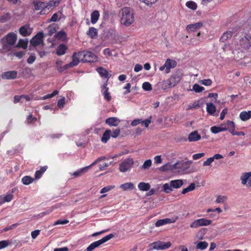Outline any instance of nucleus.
<instances>
[{
	"label": "nucleus",
	"mask_w": 251,
	"mask_h": 251,
	"mask_svg": "<svg viewBox=\"0 0 251 251\" xmlns=\"http://www.w3.org/2000/svg\"><path fill=\"white\" fill-rule=\"evenodd\" d=\"M120 14L121 15V23L126 26H129L134 22V14L130 8L124 7L122 8Z\"/></svg>",
	"instance_id": "1"
},
{
	"label": "nucleus",
	"mask_w": 251,
	"mask_h": 251,
	"mask_svg": "<svg viewBox=\"0 0 251 251\" xmlns=\"http://www.w3.org/2000/svg\"><path fill=\"white\" fill-rule=\"evenodd\" d=\"M183 74L178 70L166 80L162 82V88L166 89L176 86L181 79Z\"/></svg>",
	"instance_id": "2"
},
{
	"label": "nucleus",
	"mask_w": 251,
	"mask_h": 251,
	"mask_svg": "<svg viewBox=\"0 0 251 251\" xmlns=\"http://www.w3.org/2000/svg\"><path fill=\"white\" fill-rule=\"evenodd\" d=\"M251 47V34L245 35L244 36L241 37L236 44V48L244 52L245 50H248Z\"/></svg>",
	"instance_id": "3"
},
{
	"label": "nucleus",
	"mask_w": 251,
	"mask_h": 251,
	"mask_svg": "<svg viewBox=\"0 0 251 251\" xmlns=\"http://www.w3.org/2000/svg\"><path fill=\"white\" fill-rule=\"evenodd\" d=\"M17 39V34L14 32H10L1 39L3 48H6L9 46L14 45Z\"/></svg>",
	"instance_id": "4"
},
{
	"label": "nucleus",
	"mask_w": 251,
	"mask_h": 251,
	"mask_svg": "<svg viewBox=\"0 0 251 251\" xmlns=\"http://www.w3.org/2000/svg\"><path fill=\"white\" fill-rule=\"evenodd\" d=\"M113 237V234L110 233L103 237L102 239L91 243L84 251H92L96 248L99 247L100 245L112 238Z\"/></svg>",
	"instance_id": "5"
},
{
	"label": "nucleus",
	"mask_w": 251,
	"mask_h": 251,
	"mask_svg": "<svg viewBox=\"0 0 251 251\" xmlns=\"http://www.w3.org/2000/svg\"><path fill=\"white\" fill-rule=\"evenodd\" d=\"M113 237V234L110 233L103 237L102 239L91 243L84 251H92L96 248L99 247L100 245L112 238Z\"/></svg>",
	"instance_id": "6"
},
{
	"label": "nucleus",
	"mask_w": 251,
	"mask_h": 251,
	"mask_svg": "<svg viewBox=\"0 0 251 251\" xmlns=\"http://www.w3.org/2000/svg\"><path fill=\"white\" fill-rule=\"evenodd\" d=\"M171 246V243L170 242H163L160 241L151 243L149 246L151 250H165L169 249Z\"/></svg>",
	"instance_id": "7"
},
{
	"label": "nucleus",
	"mask_w": 251,
	"mask_h": 251,
	"mask_svg": "<svg viewBox=\"0 0 251 251\" xmlns=\"http://www.w3.org/2000/svg\"><path fill=\"white\" fill-rule=\"evenodd\" d=\"M82 53V61L83 62H94L97 61V56L91 51H83Z\"/></svg>",
	"instance_id": "8"
},
{
	"label": "nucleus",
	"mask_w": 251,
	"mask_h": 251,
	"mask_svg": "<svg viewBox=\"0 0 251 251\" xmlns=\"http://www.w3.org/2000/svg\"><path fill=\"white\" fill-rule=\"evenodd\" d=\"M176 64V62L175 60L168 58L166 60L164 64L159 68V70L162 71L166 69L165 73L169 74L170 73L171 69L175 68Z\"/></svg>",
	"instance_id": "9"
},
{
	"label": "nucleus",
	"mask_w": 251,
	"mask_h": 251,
	"mask_svg": "<svg viewBox=\"0 0 251 251\" xmlns=\"http://www.w3.org/2000/svg\"><path fill=\"white\" fill-rule=\"evenodd\" d=\"M211 223V220L201 218L194 221L190 224V226L191 228H198L200 226H209Z\"/></svg>",
	"instance_id": "10"
},
{
	"label": "nucleus",
	"mask_w": 251,
	"mask_h": 251,
	"mask_svg": "<svg viewBox=\"0 0 251 251\" xmlns=\"http://www.w3.org/2000/svg\"><path fill=\"white\" fill-rule=\"evenodd\" d=\"M133 164V159L130 158H127L120 164L119 170L122 172H125L129 169Z\"/></svg>",
	"instance_id": "11"
},
{
	"label": "nucleus",
	"mask_w": 251,
	"mask_h": 251,
	"mask_svg": "<svg viewBox=\"0 0 251 251\" xmlns=\"http://www.w3.org/2000/svg\"><path fill=\"white\" fill-rule=\"evenodd\" d=\"M43 33L40 32L30 40V43L32 46L37 47L43 42Z\"/></svg>",
	"instance_id": "12"
},
{
	"label": "nucleus",
	"mask_w": 251,
	"mask_h": 251,
	"mask_svg": "<svg viewBox=\"0 0 251 251\" xmlns=\"http://www.w3.org/2000/svg\"><path fill=\"white\" fill-rule=\"evenodd\" d=\"M17 75L16 71H9L2 73L1 77L3 79H14L17 77Z\"/></svg>",
	"instance_id": "13"
},
{
	"label": "nucleus",
	"mask_w": 251,
	"mask_h": 251,
	"mask_svg": "<svg viewBox=\"0 0 251 251\" xmlns=\"http://www.w3.org/2000/svg\"><path fill=\"white\" fill-rule=\"evenodd\" d=\"M100 160H101L100 158H98L97 160H96L94 162H93L90 165H89L87 167L81 168L79 170H78L76 172H74L73 174V176L75 177L81 176L83 173L87 171V170H88L89 168H90L92 166L95 165L96 163H97V162L100 161Z\"/></svg>",
	"instance_id": "14"
},
{
	"label": "nucleus",
	"mask_w": 251,
	"mask_h": 251,
	"mask_svg": "<svg viewBox=\"0 0 251 251\" xmlns=\"http://www.w3.org/2000/svg\"><path fill=\"white\" fill-rule=\"evenodd\" d=\"M202 24L201 22L196 23L193 24L189 25L186 27V29L188 32H195L199 30V29L202 26Z\"/></svg>",
	"instance_id": "15"
},
{
	"label": "nucleus",
	"mask_w": 251,
	"mask_h": 251,
	"mask_svg": "<svg viewBox=\"0 0 251 251\" xmlns=\"http://www.w3.org/2000/svg\"><path fill=\"white\" fill-rule=\"evenodd\" d=\"M176 219L177 218H176L175 219L166 218V219L158 220L156 222V223L155 224V226L156 227H159V226L165 225L167 224L174 223L176 221Z\"/></svg>",
	"instance_id": "16"
},
{
	"label": "nucleus",
	"mask_w": 251,
	"mask_h": 251,
	"mask_svg": "<svg viewBox=\"0 0 251 251\" xmlns=\"http://www.w3.org/2000/svg\"><path fill=\"white\" fill-rule=\"evenodd\" d=\"M82 53L81 52L78 53H74L72 56V61L71 63L72 64L73 66H77L80 62V60L82 61Z\"/></svg>",
	"instance_id": "17"
},
{
	"label": "nucleus",
	"mask_w": 251,
	"mask_h": 251,
	"mask_svg": "<svg viewBox=\"0 0 251 251\" xmlns=\"http://www.w3.org/2000/svg\"><path fill=\"white\" fill-rule=\"evenodd\" d=\"M97 71L101 77L107 78V80H108V78L111 76V75L109 74L108 71L103 67H100L98 68ZM106 81L107 82V81Z\"/></svg>",
	"instance_id": "18"
},
{
	"label": "nucleus",
	"mask_w": 251,
	"mask_h": 251,
	"mask_svg": "<svg viewBox=\"0 0 251 251\" xmlns=\"http://www.w3.org/2000/svg\"><path fill=\"white\" fill-rule=\"evenodd\" d=\"M190 142H195L201 139V136L198 133L197 130L191 132L188 137Z\"/></svg>",
	"instance_id": "19"
},
{
	"label": "nucleus",
	"mask_w": 251,
	"mask_h": 251,
	"mask_svg": "<svg viewBox=\"0 0 251 251\" xmlns=\"http://www.w3.org/2000/svg\"><path fill=\"white\" fill-rule=\"evenodd\" d=\"M120 123L119 119L117 117H110L106 119L105 124L109 126H116Z\"/></svg>",
	"instance_id": "20"
},
{
	"label": "nucleus",
	"mask_w": 251,
	"mask_h": 251,
	"mask_svg": "<svg viewBox=\"0 0 251 251\" xmlns=\"http://www.w3.org/2000/svg\"><path fill=\"white\" fill-rule=\"evenodd\" d=\"M107 81L103 85V89L104 90L103 92V95L104 98L107 101H109L111 100V97L110 95L109 92H108V88L107 87Z\"/></svg>",
	"instance_id": "21"
},
{
	"label": "nucleus",
	"mask_w": 251,
	"mask_h": 251,
	"mask_svg": "<svg viewBox=\"0 0 251 251\" xmlns=\"http://www.w3.org/2000/svg\"><path fill=\"white\" fill-rule=\"evenodd\" d=\"M48 169L47 166H44L41 167L39 170H37L35 173V179H40L43 174Z\"/></svg>",
	"instance_id": "22"
},
{
	"label": "nucleus",
	"mask_w": 251,
	"mask_h": 251,
	"mask_svg": "<svg viewBox=\"0 0 251 251\" xmlns=\"http://www.w3.org/2000/svg\"><path fill=\"white\" fill-rule=\"evenodd\" d=\"M233 32L232 31L228 30L225 32L221 36L220 38V41L222 42H224L227 40L228 39H230L232 35Z\"/></svg>",
	"instance_id": "23"
},
{
	"label": "nucleus",
	"mask_w": 251,
	"mask_h": 251,
	"mask_svg": "<svg viewBox=\"0 0 251 251\" xmlns=\"http://www.w3.org/2000/svg\"><path fill=\"white\" fill-rule=\"evenodd\" d=\"M67 49L68 48L65 44H60L57 48L56 54L58 55H62L66 53Z\"/></svg>",
	"instance_id": "24"
},
{
	"label": "nucleus",
	"mask_w": 251,
	"mask_h": 251,
	"mask_svg": "<svg viewBox=\"0 0 251 251\" xmlns=\"http://www.w3.org/2000/svg\"><path fill=\"white\" fill-rule=\"evenodd\" d=\"M13 198V195L12 194H8L5 196H0V205L6 202L10 201Z\"/></svg>",
	"instance_id": "25"
},
{
	"label": "nucleus",
	"mask_w": 251,
	"mask_h": 251,
	"mask_svg": "<svg viewBox=\"0 0 251 251\" xmlns=\"http://www.w3.org/2000/svg\"><path fill=\"white\" fill-rule=\"evenodd\" d=\"M183 184V182L181 179H176L170 181V185L173 188H179Z\"/></svg>",
	"instance_id": "26"
},
{
	"label": "nucleus",
	"mask_w": 251,
	"mask_h": 251,
	"mask_svg": "<svg viewBox=\"0 0 251 251\" xmlns=\"http://www.w3.org/2000/svg\"><path fill=\"white\" fill-rule=\"evenodd\" d=\"M100 17V13L98 10L93 11L91 14V22L95 24L98 21Z\"/></svg>",
	"instance_id": "27"
},
{
	"label": "nucleus",
	"mask_w": 251,
	"mask_h": 251,
	"mask_svg": "<svg viewBox=\"0 0 251 251\" xmlns=\"http://www.w3.org/2000/svg\"><path fill=\"white\" fill-rule=\"evenodd\" d=\"M239 117L242 121H247L251 118V111H242L240 113Z\"/></svg>",
	"instance_id": "28"
},
{
	"label": "nucleus",
	"mask_w": 251,
	"mask_h": 251,
	"mask_svg": "<svg viewBox=\"0 0 251 251\" xmlns=\"http://www.w3.org/2000/svg\"><path fill=\"white\" fill-rule=\"evenodd\" d=\"M138 187L140 191H147L150 189L151 185L148 183L142 182L138 184Z\"/></svg>",
	"instance_id": "29"
},
{
	"label": "nucleus",
	"mask_w": 251,
	"mask_h": 251,
	"mask_svg": "<svg viewBox=\"0 0 251 251\" xmlns=\"http://www.w3.org/2000/svg\"><path fill=\"white\" fill-rule=\"evenodd\" d=\"M111 134V131L110 129H106L103 133L101 137V142L106 143L109 139Z\"/></svg>",
	"instance_id": "30"
},
{
	"label": "nucleus",
	"mask_w": 251,
	"mask_h": 251,
	"mask_svg": "<svg viewBox=\"0 0 251 251\" xmlns=\"http://www.w3.org/2000/svg\"><path fill=\"white\" fill-rule=\"evenodd\" d=\"M86 33L91 38H94L98 35V30L94 27H91Z\"/></svg>",
	"instance_id": "31"
},
{
	"label": "nucleus",
	"mask_w": 251,
	"mask_h": 251,
	"mask_svg": "<svg viewBox=\"0 0 251 251\" xmlns=\"http://www.w3.org/2000/svg\"><path fill=\"white\" fill-rule=\"evenodd\" d=\"M28 26L27 25H25L21 26L19 28L20 34L24 37H26L29 35L30 33L28 32Z\"/></svg>",
	"instance_id": "32"
},
{
	"label": "nucleus",
	"mask_w": 251,
	"mask_h": 251,
	"mask_svg": "<svg viewBox=\"0 0 251 251\" xmlns=\"http://www.w3.org/2000/svg\"><path fill=\"white\" fill-rule=\"evenodd\" d=\"M207 112L210 115H213L216 112V107L212 103H207L206 104Z\"/></svg>",
	"instance_id": "33"
},
{
	"label": "nucleus",
	"mask_w": 251,
	"mask_h": 251,
	"mask_svg": "<svg viewBox=\"0 0 251 251\" xmlns=\"http://www.w3.org/2000/svg\"><path fill=\"white\" fill-rule=\"evenodd\" d=\"M251 177V172L245 173L243 174L242 176H241L242 184L243 185L246 184L247 183V181L249 180Z\"/></svg>",
	"instance_id": "34"
},
{
	"label": "nucleus",
	"mask_w": 251,
	"mask_h": 251,
	"mask_svg": "<svg viewBox=\"0 0 251 251\" xmlns=\"http://www.w3.org/2000/svg\"><path fill=\"white\" fill-rule=\"evenodd\" d=\"M34 180V178L31 177L29 176H25L22 178V182L24 185H29L32 183Z\"/></svg>",
	"instance_id": "35"
},
{
	"label": "nucleus",
	"mask_w": 251,
	"mask_h": 251,
	"mask_svg": "<svg viewBox=\"0 0 251 251\" xmlns=\"http://www.w3.org/2000/svg\"><path fill=\"white\" fill-rule=\"evenodd\" d=\"M226 127H224L226 130H228L230 133L232 132V130H234L235 128V124L233 122L231 121H227V123L226 124Z\"/></svg>",
	"instance_id": "36"
},
{
	"label": "nucleus",
	"mask_w": 251,
	"mask_h": 251,
	"mask_svg": "<svg viewBox=\"0 0 251 251\" xmlns=\"http://www.w3.org/2000/svg\"><path fill=\"white\" fill-rule=\"evenodd\" d=\"M120 187L123 190L126 191L127 190H132L134 187V185L131 182H127L121 185Z\"/></svg>",
	"instance_id": "37"
},
{
	"label": "nucleus",
	"mask_w": 251,
	"mask_h": 251,
	"mask_svg": "<svg viewBox=\"0 0 251 251\" xmlns=\"http://www.w3.org/2000/svg\"><path fill=\"white\" fill-rule=\"evenodd\" d=\"M208 246V244L206 241H200L199 242L197 246H196V249H200L201 250H205L207 248Z\"/></svg>",
	"instance_id": "38"
},
{
	"label": "nucleus",
	"mask_w": 251,
	"mask_h": 251,
	"mask_svg": "<svg viewBox=\"0 0 251 251\" xmlns=\"http://www.w3.org/2000/svg\"><path fill=\"white\" fill-rule=\"evenodd\" d=\"M210 131L213 133L216 134L223 131H226V129L223 127L213 126L210 128Z\"/></svg>",
	"instance_id": "39"
},
{
	"label": "nucleus",
	"mask_w": 251,
	"mask_h": 251,
	"mask_svg": "<svg viewBox=\"0 0 251 251\" xmlns=\"http://www.w3.org/2000/svg\"><path fill=\"white\" fill-rule=\"evenodd\" d=\"M28 41L24 39H20L18 41L17 47L18 48H22L24 49L27 48Z\"/></svg>",
	"instance_id": "40"
},
{
	"label": "nucleus",
	"mask_w": 251,
	"mask_h": 251,
	"mask_svg": "<svg viewBox=\"0 0 251 251\" xmlns=\"http://www.w3.org/2000/svg\"><path fill=\"white\" fill-rule=\"evenodd\" d=\"M196 187L195 184L194 183H191L188 187L184 188L182 191V194H185L187 193L193 191L195 189Z\"/></svg>",
	"instance_id": "41"
},
{
	"label": "nucleus",
	"mask_w": 251,
	"mask_h": 251,
	"mask_svg": "<svg viewBox=\"0 0 251 251\" xmlns=\"http://www.w3.org/2000/svg\"><path fill=\"white\" fill-rule=\"evenodd\" d=\"M186 6L188 8L192 10H195L197 8V3L192 0L188 1L186 3Z\"/></svg>",
	"instance_id": "42"
},
{
	"label": "nucleus",
	"mask_w": 251,
	"mask_h": 251,
	"mask_svg": "<svg viewBox=\"0 0 251 251\" xmlns=\"http://www.w3.org/2000/svg\"><path fill=\"white\" fill-rule=\"evenodd\" d=\"M35 9L36 10H39L45 6V4L44 2L42 1H34L33 2Z\"/></svg>",
	"instance_id": "43"
},
{
	"label": "nucleus",
	"mask_w": 251,
	"mask_h": 251,
	"mask_svg": "<svg viewBox=\"0 0 251 251\" xmlns=\"http://www.w3.org/2000/svg\"><path fill=\"white\" fill-rule=\"evenodd\" d=\"M163 191L166 193H169L173 191V188L170 183H165L163 186Z\"/></svg>",
	"instance_id": "44"
},
{
	"label": "nucleus",
	"mask_w": 251,
	"mask_h": 251,
	"mask_svg": "<svg viewBox=\"0 0 251 251\" xmlns=\"http://www.w3.org/2000/svg\"><path fill=\"white\" fill-rule=\"evenodd\" d=\"M193 90L196 93H200L204 90V88L200 86L198 84H195L193 86Z\"/></svg>",
	"instance_id": "45"
},
{
	"label": "nucleus",
	"mask_w": 251,
	"mask_h": 251,
	"mask_svg": "<svg viewBox=\"0 0 251 251\" xmlns=\"http://www.w3.org/2000/svg\"><path fill=\"white\" fill-rule=\"evenodd\" d=\"M56 36L59 39H64L66 38V33L65 31L61 30L56 33Z\"/></svg>",
	"instance_id": "46"
},
{
	"label": "nucleus",
	"mask_w": 251,
	"mask_h": 251,
	"mask_svg": "<svg viewBox=\"0 0 251 251\" xmlns=\"http://www.w3.org/2000/svg\"><path fill=\"white\" fill-rule=\"evenodd\" d=\"M152 164V162L151 159L146 160L143 165L142 166V169H147L149 168Z\"/></svg>",
	"instance_id": "47"
},
{
	"label": "nucleus",
	"mask_w": 251,
	"mask_h": 251,
	"mask_svg": "<svg viewBox=\"0 0 251 251\" xmlns=\"http://www.w3.org/2000/svg\"><path fill=\"white\" fill-rule=\"evenodd\" d=\"M142 88L146 91H150L152 89L151 85L148 82H145L143 83Z\"/></svg>",
	"instance_id": "48"
},
{
	"label": "nucleus",
	"mask_w": 251,
	"mask_h": 251,
	"mask_svg": "<svg viewBox=\"0 0 251 251\" xmlns=\"http://www.w3.org/2000/svg\"><path fill=\"white\" fill-rule=\"evenodd\" d=\"M61 0H50L48 2L50 6L56 7L58 5Z\"/></svg>",
	"instance_id": "49"
},
{
	"label": "nucleus",
	"mask_w": 251,
	"mask_h": 251,
	"mask_svg": "<svg viewBox=\"0 0 251 251\" xmlns=\"http://www.w3.org/2000/svg\"><path fill=\"white\" fill-rule=\"evenodd\" d=\"M73 67L74 66L72 65V64L71 62H70L69 63L67 64L64 66H63L62 67H60L59 69V72L62 73V72H64L65 70H67L68 69H69L70 68Z\"/></svg>",
	"instance_id": "50"
},
{
	"label": "nucleus",
	"mask_w": 251,
	"mask_h": 251,
	"mask_svg": "<svg viewBox=\"0 0 251 251\" xmlns=\"http://www.w3.org/2000/svg\"><path fill=\"white\" fill-rule=\"evenodd\" d=\"M73 67L74 66L72 65V64L71 62H70L69 63L67 64L64 66H63L62 67H60L59 69V72L62 73V72H64L65 70H67L68 69H69L70 68Z\"/></svg>",
	"instance_id": "51"
},
{
	"label": "nucleus",
	"mask_w": 251,
	"mask_h": 251,
	"mask_svg": "<svg viewBox=\"0 0 251 251\" xmlns=\"http://www.w3.org/2000/svg\"><path fill=\"white\" fill-rule=\"evenodd\" d=\"M10 244L8 240H2L0 241V250L7 247Z\"/></svg>",
	"instance_id": "52"
},
{
	"label": "nucleus",
	"mask_w": 251,
	"mask_h": 251,
	"mask_svg": "<svg viewBox=\"0 0 251 251\" xmlns=\"http://www.w3.org/2000/svg\"><path fill=\"white\" fill-rule=\"evenodd\" d=\"M37 118L33 117L32 114H30L27 117V121L28 124L34 123L37 121Z\"/></svg>",
	"instance_id": "53"
},
{
	"label": "nucleus",
	"mask_w": 251,
	"mask_h": 251,
	"mask_svg": "<svg viewBox=\"0 0 251 251\" xmlns=\"http://www.w3.org/2000/svg\"><path fill=\"white\" fill-rule=\"evenodd\" d=\"M115 188V186H106V187H105L103 188H102L100 191V193L102 194V193H106L107 192H108L110 190L114 189Z\"/></svg>",
	"instance_id": "54"
},
{
	"label": "nucleus",
	"mask_w": 251,
	"mask_h": 251,
	"mask_svg": "<svg viewBox=\"0 0 251 251\" xmlns=\"http://www.w3.org/2000/svg\"><path fill=\"white\" fill-rule=\"evenodd\" d=\"M226 199L227 198L225 196L219 195L217 196L216 202L217 203H224Z\"/></svg>",
	"instance_id": "55"
},
{
	"label": "nucleus",
	"mask_w": 251,
	"mask_h": 251,
	"mask_svg": "<svg viewBox=\"0 0 251 251\" xmlns=\"http://www.w3.org/2000/svg\"><path fill=\"white\" fill-rule=\"evenodd\" d=\"M200 82L205 86H210L212 83V81L210 79H203Z\"/></svg>",
	"instance_id": "56"
},
{
	"label": "nucleus",
	"mask_w": 251,
	"mask_h": 251,
	"mask_svg": "<svg viewBox=\"0 0 251 251\" xmlns=\"http://www.w3.org/2000/svg\"><path fill=\"white\" fill-rule=\"evenodd\" d=\"M188 165L187 162H183L182 163H179L178 162H176L174 165H173V168L174 169H181L182 167L184 165Z\"/></svg>",
	"instance_id": "57"
},
{
	"label": "nucleus",
	"mask_w": 251,
	"mask_h": 251,
	"mask_svg": "<svg viewBox=\"0 0 251 251\" xmlns=\"http://www.w3.org/2000/svg\"><path fill=\"white\" fill-rule=\"evenodd\" d=\"M65 99L64 97L59 100L57 101V106L59 108H62L64 107L65 104Z\"/></svg>",
	"instance_id": "58"
},
{
	"label": "nucleus",
	"mask_w": 251,
	"mask_h": 251,
	"mask_svg": "<svg viewBox=\"0 0 251 251\" xmlns=\"http://www.w3.org/2000/svg\"><path fill=\"white\" fill-rule=\"evenodd\" d=\"M151 116L149 119L143 120L142 126H144L146 127H148L149 125L151 123Z\"/></svg>",
	"instance_id": "59"
},
{
	"label": "nucleus",
	"mask_w": 251,
	"mask_h": 251,
	"mask_svg": "<svg viewBox=\"0 0 251 251\" xmlns=\"http://www.w3.org/2000/svg\"><path fill=\"white\" fill-rule=\"evenodd\" d=\"M213 161H214L213 158H212V157L208 158L206 161H205L203 162V166H210L211 165V164L212 163V162H213Z\"/></svg>",
	"instance_id": "60"
},
{
	"label": "nucleus",
	"mask_w": 251,
	"mask_h": 251,
	"mask_svg": "<svg viewBox=\"0 0 251 251\" xmlns=\"http://www.w3.org/2000/svg\"><path fill=\"white\" fill-rule=\"evenodd\" d=\"M231 134L232 135H237V136H244L245 135V133L243 131H237L235 130V129L234 130H231Z\"/></svg>",
	"instance_id": "61"
},
{
	"label": "nucleus",
	"mask_w": 251,
	"mask_h": 251,
	"mask_svg": "<svg viewBox=\"0 0 251 251\" xmlns=\"http://www.w3.org/2000/svg\"><path fill=\"white\" fill-rule=\"evenodd\" d=\"M120 130L119 128H116L113 131V133L111 134V136L113 138H116L120 134Z\"/></svg>",
	"instance_id": "62"
},
{
	"label": "nucleus",
	"mask_w": 251,
	"mask_h": 251,
	"mask_svg": "<svg viewBox=\"0 0 251 251\" xmlns=\"http://www.w3.org/2000/svg\"><path fill=\"white\" fill-rule=\"evenodd\" d=\"M204 155V153H199L194 154L192 157L194 160H197L198 159L201 158V157H203Z\"/></svg>",
	"instance_id": "63"
},
{
	"label": "nucleus",
	"mask_w": 251,
	"mask_h": 251,
	"mask_svg": "<svg viewBox=\"0 0 251 251\" xmlns=\"http://www.w3.org/2000/svg\"><path fill=\"white\" fill-rule=\"evenodd\" d=\"M36 57L34 55H31L27 59L28 64H32L35 60Z\"/></svg>",
	"instance_id": "64"
}]
</instances>
